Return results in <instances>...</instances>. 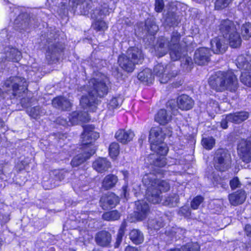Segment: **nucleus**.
I'll return each instance as SVG.
<instances>
[{
    "instance_id": "1",
    "label": "nucleus",
    "mask_w": 251,
    "mask_h": 251,
    "mask_svg": "<svg viewBox=\"0 0 251 251\" xmlns=\"http://www.w3.org/2000/svg\"><path fill=\"white\" fill-rule=\"evenodd\" d=\"M239 25L229 20L222 21L219 25L220 33L223 37H216L211 41V47L214 53H223L227 49V43L232 48H237L241 44V39L237 32Z\"/></svg>"
},
{
    "instance_id": "2",
    "label": "nucleus",
    "mask_w": 251,
    "mask_h": 251,
    "mask_svg": "<svg viewBox=\"0 0 251 251\" xmlns=\"http://www.w3.org/2000/svg\"><path fill=\"white\" fill-rule=\"evenodd\" d=\"M160 173H150L145 174L142 179L144 184L147 186L146 194L147 200L153 204L159 203L162 199L161 194L170 189L169 183L160 178Z\"/></svg>"
},
{
    "instance_id": "3",
    "label": "nucleus",
    "mask_w": 251,
    "mask_h": 251,
    "mask_svg": "<svg viewBox=\"0 0 251 251\" xmlns=\"http://www.w3.org/2000/svg\"><path fill=\"white\" fill-rule=\"evenodd\" d=\"M108 87L104 79L99 78H92L87 85L88 97L82 96L80 103L84 108H89L92 111H95L96 105L99 103L98 98H101L107 95Z\"/></svg>"
},
{
    "instance_id": "4",
    "label": "nucleus",
    "mask_w": 251,
    "mask_h": 251,
    "mask_svg": "<svg viewBox=\"0 0 251 251\" xmlns=\"http://www.w3.org/2000/svg\"><path fill=\"white\" fill-rule=\"evenodd\" d=\"M94 126L92 125H87L84 127V132L81 135L82 144L84 152L74 157L71 161L73 167H77L94 154L96 149L92 143L98 139L99 133L94 130Z\"/></svg>"
},
{
    "instance_id": "5",
    "label": "nucleus",
    "mask_w": 251,
    "mask_h": 251,
    "mask_svg": "<svg viewBox=\"0 0 251 251\" xmlns=\"http://www.w3.org/2000/svg\"><path fill=\"white\" fill-rule=\"evenodd\" d=\"M208 83L211 88L217 92L226 90L235 91L237 88V79L230 71L216 72L209 77Z\"/></svg>"
},
{
    "instance_id": "6",
    "label": "nucleus",
    "mask_w": 251,
    "mask_h": 251,
    "mask_svg": "<svg viewBox=\"0 0 251 251\" xmlns=\"http://www.w3.org/2000/svg\"><path fill=\"white\" fill-rule=\"evenodd\" d=\"M144 59V55L141 50L136 47H130L125 54L119 56L118 63L123 70L131 73L134 70L135 65L142 64Z\"/></svg>"
},
{
    "instance_id": "7",
    "label": "nucleus",
    "mask_w": 251,
    "mask_h": 251,
    "mask_svg": "<svg viewBox=\"0 0 251 251\" xmlns=\"http://www.w3.org/2000/svg\"><path fill=\"white\" fill-rule=\"evenodd\" d=\"M163 134L159 127L152 128L150 132L149 141L151 143V149L156 152L157 154H167L168 148L163 142Z\"/></svg>"
},
{
    "instance_id": "8",
    "label": "nucleus",
    "mask_w": 251,
    "mask_h": 251,
    "mask_svg": "<svg viewBox=\"0 0 251 251\" xmlns=\"http://www.w3.org/2000/svg\"><path fill=\"white\" fill-rule=\"evenodd\" d=\"M58 35L55 31H50L47 34V42L49 46L46 56L51 60L57 58L64 49L63 44L56 41Z\"/></svg>"
},
{
    "instance_id": "9",
    "label": "nucleus",
    "mask_w": 251,
    "mask_h": 251,
    "mask_svg": "<svg viewBox=\"0 0 251 251\" xmlns=\"http://www.w3.org/2000/svg\"><path fill=\"white\" fill-rule=\"evenodd\" d=\"M231 155L226 150L218 149L215 152L214 157L215 168L221 172L227 170L231 166Z\"/></svg>"
},
{
    "instance_id": "10",
    "label": "nucleus",
    "mask_w": 251,
    "mask_h": 251,
    "mask_svg": "<svg viewBox=\"0 0 251 251\" xmlns=\"http://www.w3.org/2000/svg\"><path fill=\"white\" fill-rule=\"evenodd\" d=\"M5 86L9 90H12L13 94L16 96L19 93L25 92L27 90V83L24 78L19 76H12L7 79L4 83Z\"/></svg>"
},
{
    "instance_id": "11",
    "label": "nucleus",
    "mask_w": 251,
    "mask_h": 251,
    "mask_svg": "<svg viewBox=\"0 0 251 251\" xmlns=\"http://www.w3.org/2000/svg\"><path fill=\"white\" fill-rule=\"evenodd\" d=\"M153 73L159 78V80L161 83H167L171 78L177 75L176 73L171 71V65H168L164 67L161 64H158L154 66Z\"/></svg>"
},
{
    "instance_id": "12",
    "label": "nucleus",
    "mask_w": 251,
    "mask_h": 251,
    "mask_svg": "<svg viewBox=\"0 0 251 251\" xmlns=\"http://www.w3.org/2000/svg\"><path fill=\"white\" fill-rule=\"evenodd\" d=\"M237 152L240 158L244 162H251V141L241 139L237 145Z\"/></svg>"
},
{
    "instance_id": "13",
    "label": "nucleus",
    "mask_w": 251,
    "mask_h": 251,
    "mask_svg": "<svg viewBox=\"0 0 251 251\" xmlns=\"http://www.w3.org/2000/svg\"><path fill=\"white\" fill-rule=\"evenodd\" d=\"M180 38V34L177 32L172 33L171 40L170 41V55L172 60L176 61L181 58L183 55L182 50L179 45Z\"/></svg>"
},
{
    "instance_id": "14",
    "label": "nucleus",
    "mask_w": 251,
    "mask_h": 251,
    "mask_svg": "<svg viewBox=\"0 0 251 251\" xmlns=\"http://www.w3.org/2000/svg\"><path fill=\"white\" fill-rule=\"evenodd\" d=\"M120 199L113 193H108L103 195L100 199V204L104 210L112 208L119 202Z\"/></svg>"
},
{
    "instance_id": "15",
    "label": "nucleus",
    "mask_w": 251,
    "mask_h": 251,
    "mask_svg": "<svg viewBox=\"0 0 251 251\" xmlns=\"http://www.w3.org/2000/svg\"><path fill=\"white\" fill-rule=\"evenodd\" d=\"M210 55V50L208 48H201L195 51L194 59L196 64L204 65L209 61Z\"/></svg>"
},
{
    "instance_id": "16",
    "label": "nucleus",
    "mask_w": 251,
    "mask_h": 251,
    "mask_svg": "<svg viewBox=\"0 0 251 251\" xmlns=\"http://www.w3.org/2000/svg\"><path fill=\"white\" fill-rule=\"evenodd\" d=\"M135 216L138 220H143L149 213L148 204L144 201L141 200L135 202Z\"/></svg>"
},
{
    "instance_id": "17",
    "label": "nucleus",
    "mask_w": 251,
    "mask_h": 251,
    "mask_svg": "<svg viewBox=\"0 0 251 251\" xmlns=\"http://www.w3.org/2000/svg\"><path fill=\"white\" fill-rule=\"evenodd\" d=\"M95 239L98 245L103 247H108L110 245L112 237L109 232L101 230L96 234Z\"/></svg>"
},
{
    "instance_id": "18",
    "label": "nucleus",
    "mask_w": 251,
    "mask_h": 251,
    "mask_svg": "<svg viewBox=\"0 0 251 251\" xmlns=\"http://www.w3.org/2000/svg\"><path fill=\"white\" fill-rule=\"evenodd\" d=\"M87 112L74 111L69 117V122L71 125H76L80 122H87L90 120Z\"/></svg>"
},
{
    "instance_id": "19",
    "label": "nucleus",
    "mask_w": 251,
    "mask_h": 251,
    "mask_svg": "<svg viewBox=\"0 0 251 251\" xmlns=\"http://www.w3.org/2000/svg\"><path fill=\"white\" fill-rule=\"evenodd\" d=\"M229 203L233 206H237L243 203L246 199V192L243 190H239L228 195Z\"/></svg>"
},
{
    "instance_id": "20",
    "label": "nucleus",
    "mask_w": 251,
    "mask_h": 251,
    "mask_svg": "<svg viewBox=\"0 0 251 251\" xmlns=\"http://www.w3.org/2000/svg\"><path fill=\"white\" fill-rule=\"evenodd\" d=\"M194 100L187 95H181L177 99V107L182 110H188L194 105Z\"/></svg>"
},
{
    "instance_id": "21",
    "label": "nucleus",
    "mask_w": 251,
    "mask_h": 251,
    "mask_svg": "<svg viewBox=\"0 0 251 251\" xmlns=\"http://www.w3.org/2000/svg\"><path fill=\"white\" fill-rule=\"evenodd\" d=\"M93 168L99 173H103L111 167L110 162L105 158H99L92 164Z\"/></svg>"
},
{
    "instance_id": "22",
    "label": "nucleus",
    "mask_w": 251,
    "mask_h": 251,
    "mask_svg": "<svg viewBox=\"0 0 251 251\" xmlns=\"http://www.w3.org/2000/svg\"><path fill=\"white\" fill-rule=\"evenodd\" d=\"M229 122L235 124H239L248 119L249 113L245 111H237L227 114Z\"/></svg>"
},
{
    "instance_id": "23",
    "label": "nucleus",
    "mask_w": 251,
    "mask_h": 251,
    "mask_svg": "<svg viewBox=\"0 0 251 251\" xmlns=\"http://www.w3.org/2000/svg\"><path fill=\"white\" fill-rule=\"evenodd\" d=\"M134 134L131 130H125L123 129H119L115 134L116 139L123 144H126L131 141Z\"/></svg>"
},
{
    "instance_id": "24",
    "label": "nucleus",
    "mask_w": 251,
    "mask_h": 251,
    "mask_svg": "<svg viewBox=\"0 0 251 251\" xmlns=\"http://www.w3.org/2000/svg\"><path fill=\"white\" fill-rule=\"evenodd\" d=\"M52 105L62 110H69L72 104L69 100L64 97H57L52 100Z\"/></svg>"
},
{
    "instance_id": "25",
    "label": "nucleus",
    "mask_w": 251,
    "mask_h": 251,
    "mask_svg": "<svg viewBox=\"0 0 251 251\" xmlns=\"http://www.w3.org/2000/svg\"><path fill=\"white\" fill-rule=\"evenodd\" d=\"M118 181V177L113 174L106 175L102 180L101 188L108 190L114 187Z\"/></svg>"
},
{
    "instance_id": "26",
    "label": "nucleus",
    "mask_w": 251,
    "mask_h": 251,
    "mask_svg": "<svg viewBox=\"0 0 251 251\" xmlns=\"http://www.w3.org/2000/svg\"><path fill=\"white\" fill-rule=\"evenodd\" d=\"M171 119V115L164 109L159 110L155 116V121L162 125L168 124Z\"/></svg>"
},
{
    "instance_id": "27",
    "label": "nucleus",
    "mask_w": 251,
    "mask_h": 251,
    "mask_svg": "<svg viewBox=\"0 0 251 251\" xmlns=\"http://www.w3.org/2000/svg\"><path fill=\"white\" fill-rule=\"evenodd\" d=\"M138 78L147 84L151 83L154 79L151 70L146 68L140 72L138 75Z\"/></svg>"
},
{
    "instance_id": "28",
    "label": "nucleus",
    "mask_w": 251,
    "mask_h": 251,
    "mask_svg": "<svg viewBox=\"0 0 251 251\" xmlns=\"http://www.w3.org/2000/svg\"><path fill=\"white\" fill-rule=\"evenodd\" d=\"M129 238L132 242L138 245L144 241V237L143 233L139 230L133 229L129 233Z\"/></svg>"
},
{
    "instance_id": "29",
    "label": "nucleus",
    "mask_w": 251,
    "mask_h": 251,
    "mask_svg": "<svg viewBox=\"0 0 251 251\" xmlns=\"http://www.w3.org/2000/svg\"><path fill=\"white\" fill-rule=\"evenodd\" d=\"M236 65L240 69L245 71L251 70V64L248 62L247 58L242 55L238 56L236 59Z\"/></svg>"
},
{
    "instance_id": "30",
    "label": "nucleus",
    "mask_w": 251,
    "mask_h": 251,
    "mask_svg": "<svg viewBox=\"0 0 251 251\" xmlns=\"http://www.w3.org/2000/svg\"><path fill=\"white\" fill-rule=\"evenodd\" d=\"M121 213L116 210L104 213L102 215V219L107 221L118 220L120 218Z\"/></svg>"
},
{
    "instance_id": "31",
    "label": "nucleus",
    "mask_w": 251,
    "mask_h": 251,
    "mask_svg": "<svg viewBox=\"0 0 251 251\" xmlns=\"http://www.w3.org/2000/svg\"><path fill=\"white\" fill-rule=\"evenodd\" d=\"M6 59L9 61L18 62L21 57V52L16 49H11L6 53Z\"/></svg>"
},
{
    "instance_id": "32",
    "label": "nucleus",
    "mask_w": 251,
    "mask_h": 251,
    "mask_svg": "<svg viewBox=\"0 0 251 251\" xmlns=\"http://www.w3.org/2000/svg\"><path fill=\"white\" fill-rule=\"evenodd\" d=\"M160 155V156H158L157 154H151L150 157L151 159H155L151 163L153 166L161 168L165 166L166 164V158L164 157L166 154Z\"/></svg>"
},
{
    "instance_id": "33",
    "label": "nucleus",
    "mask_w": 251,
    "mask_h": 251,
    "mask_svg": "<svg viewBox=\"0 0 251 251\" xmlns=\"http://www.w3.org/2000/svg\"><path fill=\"white\" fill-rule=\"evenodd\" d=\"M27 112L31 117L34 119H37L45 113L44 110L42 109L39 106H34L28 109Z\"/></svg>"
},
{
    "instance_id": "34",
    "label": "nucleus",
    "mask_w": 251,
    "mask_h": 251,
    "mask_svg": "<svg viewBox=\"0 0 251 251\" xmlns=\"http://www.w3.org/2000/svg\"><path fill=\"white\" fill-rule=\"evenodd\" d=\"M179 202V197L174 194L166 198L163 201V204L170 207L176 206Z\"/></svg>"
},
{
    "instance_id": "35",
    "label": "nucleus",
    "mask_w": 251,
    "mask_h": 251,
    "mask_svg": "<svg viewBox=\"0 0 251 251\" xmlns=\"http://www.w3.org/2000/svg\"><path fill=\"white\" fill-rule=\"evenodd\" d=\"M24 18L25 20H23L21 23L22 28L23 29H26L30 25H34V19L33 18H28L27 14L20 15L19 16V19H22Z\"/></svg>"
},
{
    "instance_id": "36",
    "label": "nucleus",
    "mask_w": 251,
    "mask_h": 251,
    "mask_svg": "<svg viewBox=\"0 0 251 251\" xmlns=\"http://www.w3.org/2000/svg\"><path fill=\"white\" fill-rule=\"evenodd\" d=\"M164 226V222L161 218L151 219L149 220L148 226L155 230L159 229Z\"/></svg>"
},
{
    "instance_id": "37",
    "label": "nucleus",
    "mask_w": 251,
    "mask_h": 251,
    "mask_svg": "<svg viewBox=\"0 0 251 251\" xmlns=\"http://www.w3.org/2000/svg\"><path fill=\"white\" fill-rule=\"evenodd\" d=\"M215 140L212 137H207L202 139L201 145L206 150H211L215 146Z\"/></svg>"
},
{
    "instance_id": "38",
    "label": "nucleus",
    "mask_w": 251,
    "mask_h": 251,
    "mask_svg": "<svg viewBox=\"0 0 251 251\" xmlns=\"http://www.w3.org/2000/svg\"><path fill=\"white\" fill-rule=\"evenodd\" d=\"M92 26L93 28L97 31H104L108 28L106 23L101 20H96Z\"/></svg>"
},
{
    "instance_id": "39",
    "label": "nucleus",
    "mask_w": 251,
    "mask_h": 251,
    "mask_svg": "<svg viewBox=\"0 0 251 251\" xmlns=\"http://www.w3.org/2000/svg\"><path fill=\"white\" fill-rule=\"evenodd\" d=\"M119 145L116 142L112 143L109 147V153L110 156L114 158L116 157L119 154Z\"/></svg>"
},
{
    "instance_id": "40",
    "label": "nucleus",
    "mask_w": 251,
    "mask_h": 251,
    "mask_svg": "<svg viewBox=\"0 0 251 251\" xmlns=\"http://www.w3.org/2000/svg\"><path fill=\"white\" fill-rule=\"evenodd\" d=\"M241 33L246 39L251 37V24L249 22L243 24L241 27Z\"/></svg>"
},
{
    "instance_id": "41",
    "label": "nucleus",
    "mask_w": 251,
    "mask_h": 251,
    "mask_svg": "<svg viewBox=\"0 0 251 251\" xmlns=\"http://www.w3.org/2000/svg\"><path fill=\"white\" fill-rule=\"evenodd\" d=\"M146 27L148 32L151 35H154L158 30V26L153 21H147L146 23Z\"/></svg>"
},
{
    "instance_id": "42",
    "label": "nucleus",
    "mask_w": 251,
    "mask_h": 251,
    "mask_svg": "<svg viewBox=\"0 0 251 251\" xmlns=\"http://www.w3.org/2000/svg\"><path fill=\"white\" fill-rule=\"evenodd\" d=\"M200 249L197 243H188L181 247L182 251H200Z\"/></svg>"
},
{
    "instance_id": "43",
    "label": "nucleus",
    "mask_w": 251,
    "mask_h": 251,
    "mask_svg": "<svg viewBox=\"0 0 251 251\" xmlns=\"http://www.w3.org/2000/svg\"><path fill=\"white\" fill-rule=\"evenodd\" d=\"M122 102L123 100L122 98L120 97L113 98L110 100L108 105V109L109 110H113L117 108L121 105Z\"/></svg>"
},
{
    "instance_id": "44",
    "label": "nucleus",
    "mask_w": 251,
    "mask_h": 251,
    "mask_svg": "<svg viewBox=\"0 0 251 251\" xmlns=\"http://www.w3.org/2000/svg\"><path fill=\"white\" fill-rule=\"evenodd\" d=\"M126 227V222H123L119 229L118 233L117 236L116 244H120L122 240L123 236L125 234V232Z\"/></svg>"
},
{
    "instance_id": "45",
    "label": "nucleus",
    "mask_w": 251,
    "mask_h": 251,
    "mask_svg": "<svg viewBox=\"0 0 251 251\" xmlns=\"http://www.w3.org/2000/svg\"><path fill=\"white\" fill-rule=\"evenodd\" d=\"M241 82L244 85L251 87V73H242L240 77Z\"/></svg>"
},
{
    "instance_id": "46",
    "label": "nucleus",
    "mask_w": 251,
    "mask_h": 251,
    "mask_svg": "<svg viewBox=\"0 0 251 251\" xmlns=\"http://www.w3.org/2000/svg\"><path fill=\"white\" fill-rule=\"evenodd\" d=\"M161 48H168V50H170V41L165 37L160 38L157 41L156 45Z\"/></svg>"
},
{
    "instance_id": "47",
    "label": "nucleus",
    "mask_w": 251,
    "mask_h": 251,
    "mask_svg": "<svg viewBox=\"0 0 251 251\" xmlns=\"http://www.w3.org/2000/svg\"><path fill=\"white\" fill-rule=\"evenodd\" d=\"M231 0H217L215 3L216 10H221L227 7Z\"/></svg>"
},
{
    "instance_id": "48",
    "label": "nucleus",
    "mask_w": 251,
    "mask_h": 251,
    "mask_svg": "<svg viewBox=\"0 0 251 251\" xmlns=\"http://www.w3.org/2000/svg\"><path fill=\"white\" fill-rule=\"evenodd\" d=\"M203 198L200 196H198L194 198L191 203V207L193 209L198 208L199 205L203 202Z\"/></svg>"
},
{
    "instance_id": "49",
    "label": "nucleus",
    "mask_w": 251,
    "mask_h": 251,
    "mask_svg": "<svg viewBox=\"0 0 251 251\" xmlns=\"http://www.w3.org/2000/svg\"><path fill=\"white\" fill-rule=\"evenodd\" d=\"M104 9H96L93 10V13L91 14V17L93 19H95V21L97 20H101L102 16L105 15Z\"/></svg>"
},
{
    "instance_id": "50",
    "label": "nucleus",
    "mask_w": 251,
    "mask_h": 251,
    "mask_svg": "<svg viewBox=\"0 0 251 251\" xmlns=\"http://www.w3.org/2000/svg\"><path fill=\"white\" fill-rule=\"evenodd\" d=\"M168 52V48H161L157 46H155V53L158 57H161L165 55Z\"/></svg>"
},
{
    "instance_id": "51",
    "label": "nucleus",
    "mask_w": 251,
    "mask_h": 251,
    "mask_svg": "<svg viewBox=\"0 0 251 251\" xmlns=\"http://www.w3.org/2000/svg\"><path fill=\"white\" fill-rule=\"evenodd\" d=\"M154 6V9L156 12H161L164 8V2L163 0H155Z\"/></svg>"
},
{
    "instance_id": "52",
    "label": "nucleus",
    "mask_w": 251,
    "mask_h": 251,
    "mask_svg": "<svg viewBox=\"0 0 251 251\" xmlns=\"http://www.w3.org/2000/svg\"><path fill=\"white\" fill-rule=\"evenodd\" d=\"M177 103V100L176 101L175 100H169L166 104L167 107L168 108H170L172 111V113L175 114L176 111L177 110V106L176 105Z\"/></svg>"
},
{
    "instance_id": "53",
    "label": "nucleus",
    "mask_w": 251,
    "mask_h": 251,
    "mask_svg": "<svg viewBox=\"0 0 251 251\" xmlns=\"http://www.w3.org/2000/svg\"><path fill=\"white\" fill-rule=\"evenodd\" d=\"M230 185L231 189H235L240 187L241 183L237 177H234L230 181Z\"/></svg>"
},
{
    "instance_id": "54",
    "label": "nucleus",
    "mask_w": 251,
    "mask_h": 251,
    "mask_svg": "<svg viewBox=\"0 0 251 251\" xmlns=\"http://www.w3.org/2000/svg\"><path fill=\"white\" fill-rule=\"evenodd\" d=\"M228 122H230L229 120H228L227 114L225 116H223V118L221 122V126L224 129L227 128L228 127Z\"/></svg>"
},
{
    "instance_id": "55",
    "label": "nucleus",
    "mask_w": 251,
    "mask_h": 251,
    "mask_svg": "<svg viewBox=\"0 0 251 251\" xmlns=\"http://www.w3.org/2000/svg\"><path fill=\"white\" fill-rule=\"evenodd\" d=\"M66 174V173L63 171L58 172L55 174L56 178L61 181L65 178Z\"/></svg>"
},
{
    "instance_id": "56",
    "label": "nucleus",
    "mask_w": 251,
    "mask_h": 251,
    "mask_svg": "<svg viewBox=\"0 0 251 251\" xmlns=\"http://www.w3.org/2000/svg\"><path fill=\"white\" fill-rule=\"evenodd\" d=\"M85 0H70V2L71 3L73 7H75L78 5L83 3Z\"/></svg>"
},
{
    "instance_id": "57",
    "label": "nucleus",
    "mask_w": 251,
    "mask_h": 251,
    "mask_svg": "<svg viewBox=\"0 0 251 251\" xmlns=\"http://www.w3.org/2000/svg\"><path fill=\"white\" fill-rule=\"evenodd\" d=\"M182 215L185 216H188L190 214L189 209L187 207H182L181 208L179 211Z\"/></svg>"
},
{
    "instance_id": "58",
    "label": "nucleus",
    "mask_w": 251,
    "mask_h": 251,
    "mask_svg": "<svg viewBox=\"0 0 251 251\" xmlns=\"http://www.w3.org/2000/svg\"><path fill=\"white\" fill-rule=\"evenodd\" d=\"M183 61L184 62V64L187 65L188 67L189 66L191 67V66L193 64L191 58L188 56L185 57Z\"/></svg>"
},
{
    "instance_id": "59",
    "label": "nucleus",
    "mask_w": 251,
    "mask_h": 251,
    "mask_svg": "<svg viewBox=\"0 0 251 251\" xmlns=\"http://www.w3.org/2000/svg\"><path fill=\"white\" fill-rule=\"evenodd\" d=\"M127 185H124L122 187V192L121 195V196L122 197H124L125 198H126V193H127Z\"/></svg>"
},
{
    "instance_id": "60",
    "label": "nucleus",
    "mask_w": 251,
    "mask_h": 251,
    "mask_svg": "<svg viewBox=\"0 0 251 251\" xmlns=\"http://www.w3.org/2000/svg\"><path fill=\"white\" fill-rule=\"evenodd\" d=\"M245 231L248 236L251 234V225L247 224L245 226Z\"/></svg>"
},
{
    "instance_id": "61",
    "label": "nucleus",
    "mask_w": 251,
    "mask_h": 251,
    "mask_svg": "<svg viewBox=\"0 0 251 251\" xmlns=\"http://www.w3.org/2000/svg\"><path fill=\"white\" fill-rule=\"evenodd\" d=\"M125 251H138V250L135 247L128 246L126 248Z\"/></svg>"
},
{
    "instance_id": "62",
    "label": "nucleus",
    "mask_w": 251,
    "mask_h": 251,
    "mask_svg": "<svg viewBox=\"0 0 251 251\" xmlns=\"http://www.w3.org/2000/svg\"><path fill=\"white\" fill-rule=\"evenodd\" d=\"M61 121H59V123L63 126L69 125V123L65 120L62 118H60Z\"/></svg>"
},
{
    "instance_id": "63",
    "label": "nucleus",
    "mask_w": 251,
    "mask_h": 251,
    "mask_svg": "<svg viewBox=\"0 0 251 251\" xmlns=\"http://www.w3.org/2000/svg\"><path fill=\"white\" fill-rule=\"evenodd\" d=\"M4 126V123L3 121L0 119V128Z\"/></svg>"
},
{
    "instance_id": "64",
    "label": "nucleus",
    "mask_w": 251,
    "mask_h": 251,
    "mask_svg": "<svg viewBox=\"0 0 251 251\" xmlns=\"http://www.w3.org/2000/svg\"><path fill=\"white\" fill-rule=\"evenodd\" d=\"M213 178L214 179V181H213L212 182H213V184L214 185V186H216L217 185L218 183L217 182V177H215L214 176L213 177Z\"/></svg>"
}]
</instances>
